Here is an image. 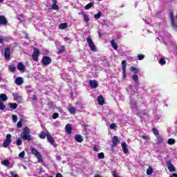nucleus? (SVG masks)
Instances as JSON below:
<instances>
[{
    "mask_svg": "<svg viewBox=\"0 0 177 177\" xmlns=\"http://www.w3.org/2000/svg\"><path fill=\"white\" fill-rule=\"evenodd\" d=\"M52 63V58L48 56H44L41 59V64L45 67L49 66Z\"/></svg>",
    "mask_w": 177,
    "mask_h": 177,
    "instance_id": "obj_1",
    "label": "nucleus"
},
{
    "mask_svg": "<svg viewBox=\"0 0 177 177\" xmlns=\"http://www.w3.org/2000/svg\"><path fill=\"white\" fill-rule=\"evenodd\" d=\"M11 143H12V135L7 134L6 139L3 143V147H8V146H10Z\"/></svg>",
    "mask_w": 177,
    "mask_h": 177,
    "instance_id": "obj_2",
    "label": "nucleus"
},
{
    "mask_svg": "<svg viewBox=\"0 0 177 177\" xmlns=\"http://www.w3.org/2000/svg\"><path fill=\"white\" fill-rule=\"evenodd\" d=\"M31 151L32 154H35V156H36L39 162H42V161H44V160H42V156H41V153H39L38 150H37L35 148H32Z\"/></svg>",
    "mask_w": 177,
    "mask_h": 177,
    "instance_id": "obj_3",
    "label": "nucleus"
},
{
    "mask_svg": "<svg viewBox=\"0 0 177 177\" xmlns=\"http://www.w3.org/2000/svg\"><path fill=\"white\" fill-rule=\"evenodd\" d=\"M169 16L171 21V26L174 30H177V23L175 22V16H174V12H170Z\"/></svg>",
    "mask_w": 177,
    "mask_h": 177,
    "instance_id": "obj_4",
    "label": "nucleus"
},
{
    "mask_svg": "<svg viewBox=\"0 0 177 177\" xmlns=\"http://www.w3.org/2000/svg\"><path fill=\"white\" fill-rule=\"evenodd\" d=\"M122 70L123 73V78H127V61L122 62Z\"/></svg>",
    "mask_w": 177,
    "mask_h": 177,
    "instance_id": "obj_5",
    "label": "nucleus"
},
{
    "mask_svg": "<svg viewBox=\"0 0 177 177\" xmlns=\"http://www.w3.org/2000/svg\"><path fill=\"white\" fill-rule=\"evenodd\" d=\"M38 56H39V50L34 48V52L32 54V59L34 62H38Z\"/></svg>",
    "mask_w": 177,
    "mask_h": 177,
    "instance_id": "obj_6",
    "label": "nucleus"
},
{
    "mask_svg": "<svg viewBox=\"0 0 177 177\" xmlns=\"http://www.w3.org/2000/svg\"><path fill=\"white\" fill-rule=\"evenodd\" d=\"M167 166L169 172H175L176 171V169H175V166L172 165V162L171 161L167 162Z\"/></svg>",
    "mask_w": 177,
    "mask_h": 177,
    "instance_id": "obj_7",
    "label": "nucleus"
},
{
    "mask_svg": "<svg viewBox=\"0 0 177 177\" xmlns=\"http://www.w3.org/2000/svg\"><path fill=\"white\" fill-rule=\"evenodd\" d=\"M47 140L49 143H50L53 147H56V142H55V139L52 138V136L48 135L47 136Z\"/></svg>",
    "mask_w": 177,
    "mask_h": 177,
    "instance_id": "obj_8",
    "label": "nucleus"
},
{
    "mask_svg": "<svg viewBox=\"0 0 177 177\" xmlns=\"http://www.w3.org/2000/svg\"><path fill=\"white\" fill-rule=\"evenodd\" d=\"M4 57L6 60H9L10 57V48H6L4 50Z\"/></svg>",
    "mask_w": 177,
    "mask_h": 177,
    "instance_id": "obj_9",
    "label": "nucleus"
},
{
    "mask_svg": "<svg viewBox=\"0 0 177 177\" xmlns=\"http://www.w3.org/2000/svg\"><path fill=\"white\" fill-rule=\"evenodd\" d=\"M112 142H113V147H115V146H117V145H118L120 143V140H118V137L116 136H114L113 139H112Z\"/></svg>",
    "mask_w": 177,
    "mask_h": 177,
    "instance_id": "obj_10",
    "label": "nucleus"
},
{
    "mask_svg": "<svg viewBox=\"0 0 177 177\" xmlns=\"http://www.w3.org/2000/svg\"><path fill=\"white\" fill-rule=\"evenodd\" d=\"M0 24L3 26H6V24H8V19H6V17L3 15L0 16Z\"/></svg>",
    "mask_w": 177,
    "mask_h": 177,
    "instance_id": "obj_11",
    "label": "nucleus"
},
{
    "mask_svg": "<svg viewBox=\"0 0 177 177\" xmlns=\"http://www.w3.org/2000/svg\"><path fill=\"white\" fill-rule=\"evenodd\" d=\"M89 84H90L91 88H93V89H95V88H97L99 85L96 80H90Z\"/></svg>",
    "mask_w": 177,
    "mask_h": 177,
    "instance_id": "obj_12",
    "label": "nucleus"
},
{
    "mask_svg": "<svg viewBox=\"0 0 177 177\" xmlns=\"http://www.w3.org/2000/svg\"><path fill=\"white\" fill-rule=\"evenodd\" d=\"M15 100L17 101L18 103H20L23 99L21 98V96L17 93H13L12 94Z\"/></svg>",
    "mask_w": 177,
    "mask_h": 177,
    "instance_id": "obj_13",
    "label": "nucleus"
},
{
    "mask_svg": "<svg viewBox=\"0 0 177 177\" xmlns=\"http://www.w3.org/2000/svg\"><path fill=\"white\" fill-rule=\"evenodd\" d=\"M122 149L125 154H128L129 153V150L127 147V143L122 142Z\"/></svg>",
    "mask_w": 177,
    "mask_h": 177,
    "instance_id": "obj_14",
    "label": "nucleus"
},
{
    "mask_svg": "<svg viewBox=\"0 0 177 177\" xmlns=\"http://www.w3.org/2000/svg\"><path fill=\"white\" fill-rule=\"evenodd\" d=\"M48 135H50L49 131H46V132H41L39 134L40 139H45V138H48Z\"/></svg>",
    "mask_w": 177,
    "mask_h": 177,
    "instance_id": "obj_15",
    "label": "nucleus"
},
{
    "mask_svg": "<svg viewBox=\"0 0 177 177\" xmlns=\"http://www.w3.org/2000/svg\"><path fill=\"white\" fill-rule=\"evenodd\" d=\"M57 0H53L52 9L53 10H59V6H57Z\"/></svg>",
    "mask_w": 177,
    "mask_h": 177,
    "instance_id": "obj_16",
    "label": "nucleus"
},
{
    "mask_svg": "<svg viewBox=\"0 0 177 177\" xmlns=\"http://www.w3.org/2000/svg\"><path fill=\"white\" fill-rule=\"evenodd\" d=\"M21 137L23 139V140H28V142H30V140H32L30 134H25V135L21 136Z\"/></svg>",
    "mask_w": 177,
    "mask_h": 177,
    "instance_id": "obj_17",
    "label": "nucleus"
},
{
    "mask_svg": "<svg viewBox=\"0 0 177 177\" xmlns=\"http://www.w3.org/2000/svg\"><path fill=\"white\" fill-rule=\"evenodd\" d=\"M97 102H98V104H100V106H103L104 104V99L103 98V96L102 95L98 96Z\"/></svg>",
    "mask_w": 177,
    "mask_h": 177,
    "instance_id": "obj_18",
    "label": "nucleus"
},
{
    "mask_svg": "<svg viewBox=\"0 0 177 177\" xmlns=\"http://www.w3.org/2000/svg\"><path fill=\"white\" fill-rule=\"evenodd\" d=\"M15 82L17 84V85H21V84L24 82L23 77H17Z\"/></svg>",
    "mask_w": 177,
    "mask_h": 177,
    "instance_id": "obj_19",
    "label": "nucleus"
},
{
    "mask_svg": "<svg viewBox=\"0 0 177 177\" xmlns=\"http://www.w3.org/2000/svg\"><path fill=\"white\" fill-rule=\"evenodd\" d=\"M17 68L18 70H19V71H24V70H26V66H24V64H23V63L19 62L18 64Z\"/></svg>",
    "mask_w": 177,
    "mask_h": 177,
    "instance_id": "obj_20",
    "label": "nucleus"
},
{
    "mask_svg": "<svg viewBox=\"0 0 177 177\" xmlns=\"http://www.w3.org/2000/svg\"><path fill=\"white\" fill-rule=\"evenodd\" d=\"M75 139L76 142H78L79 143H81L83 140L82 136L80 134H77L75 136Z\"/></svg>",
    "mask_w": 177,
    "mask_h": 177,
    "instance_id": "obj_21",
    "label": "nucleus"
},
{
    "mask_svg": "<svg viewBox=\"0 0 177 177\" xmlns=\"http://www.w3.org/2000/svg\"><path fill=\"white\" fill-rule=\"evenodd\" d=\"M65 129L67 132V133H68L70 135V133H71V125H70L69 124H66Z\"/></svg>",
    "mask_w": 177,
    "mask_h": 177,
    "instance_id": "obj_22",
    "label": "nucleus"
},
{
    "mask_svg": "<svg viewBox=\"0 0 177 177\" xmlns=\"http://www.w3.org/2000/svg\"><path fill=\"white\" fill-rule=\"evenodd\" d=\"M30 129H28L27 127L24 129V131L21 134V136L23 135H29Z\"/></svg>",
    "mask_w": 177,
    "mask_h": 177,
    "instance_id": "obj_23",
    "label": "nucleus"
},
{
    "mask_svg": "<svg viewBox=\"0 0 177 177\" xmlns=\"http://www.w3.org/2000/svg\"><path fill=\"white\" fill-rule=\"evenodd\" d=\"M67 27H68V24H67V23H63L59 25V28H60V30H64V28H67Z\"/></svg>",
    "mask_w": 177,
    "mask_h": 177,
    "instance_id": "obj_24",
    "label": "nucleus"
},
{
    "mask_svg": "<svg viewBox=\"0 0 177 177\" xmlns=\"http://www.w3.org/2000/svg\"><path fill=\"white\" fill-rule=\"evenodd\" d=\"M130 105H131L132 110H135V109H136V102H135V101H133L132 100H131Z\"/></svg>",
    "mask_w": 177,
    "mask_h": 177,
    "instance_id": "obj_25",
    "label": "nucleus"
},
{
    "mask_svg": "<svg viewBox=\"0 0 177 177\" xmlns=\"http://www.w3.org/2000/svg\"><path fill=\"white\" fill-rule=\"evenodd\" d=\"M0 99H1L3 102H6V100H8V96H6L5 93H2L0 95Z\"/></svg>",
    "mask_w": 177,
    "mask_h": 177,
    "instance_id": "obj_26",
    "label": "nucleus"
},
{
    "mask_svg": "<svg viewBox=\"0 0 177 177\" xmlns=\"http://www.w3.org/2000/svg\"><path fill=\"white\" fill-rule=\"evenodd\" d=\"M9 106H10V109H12L13 110H16V109H17L18 105L16 103L10 102Z\"/></svg>",
    "mask_w": 177,
    "mask_h": 177,
    "instance_id": "obj_27",
    "label": "nucleus"
},
{
    "mask_svg": "<svg viewBox=\"0 0 177 177\" xmlns=\"http://www.w3.org/2000/svg\"><path fill=\"white\" fill-rule=\"evenodd\" d=\"M88 46L92 52H96L97 49L93 43L91 44H88Z\"/></svg>",
    "mask_w": 177,
    "mask_h": 177,
    "instance_id": "obj_28",
    "label": "nucleus"
},
{
    "mask_svg": "<svg viewBox=\"0 0 177 177\" xmlns=\"http://www.w3.org/2000/svg\"><path fill=\"white\" fill-rule=\"evenodd\" d=\"M82 15H83L84 21H86V23H88V21H89V16L85 14V12H83Z\"/></svg>",
    "mask_w": 177,
    "mask_h": 177,
    "instance_id": "obj_29",
    "label": "nucleus"
},
{
    "mask_svg": "<svg viewBox=\"0 0 177 177\" xmlns=\"http://www.w3.org/2000/svg\"><path fill=\"white\" fill-rule=\"evenodd\" d=\"M2 165H4L5 167H9L10 162L9 160H5L1 162Z\"/></svg>",
    "mask_w": 177,
    "mask_h": 177,
    "instance_id": "obj_30",
    "label": "nucleus"
},
{
    "mask_svg": "<svg viewBox=\"0 0 177 177\" xmlns=\"http://www.w3.org/2000/svg\"><path fill=\"white\" fill-rule=\"evenodd\" d=\"M111 46H112V48H113V49L115 50H117V49H118V46L115 44V42L114 41V40H112L111 41Z\"/></svg>",
    "mask_w": 177,
    "mask_h": 177,
    "instance_id": "obj_31",
    "label": "nucleus"
},
{
    "mask_svg": "<svg viewBox=\"0 0 177 177\" xmlns=\"http://www.w3.org/2000/svg\"><path fill=\"white\" fill-rule=\"evenodd\" d=\"M158 63L161 65V66H165V64H167V61H165V59L164 58H160L158 61Z\"/></svg>",
    "mask_w": 177,
    "mask_h": 177,
    "instance_id": "obj_32",
    "label": "nucleus"
},
{
    "mask_svg": "<svg viewBox=\"0 0 177 177\" xmlns=\"http://www.w3.org/2000/svg\"><path fill=\"white\" fill-rule=\"evenodd\" d=\"M131 71L134 74H138V73L139 72V69L138 68H135L134 66H132L131 68Z\"/></svg>",
    "mask_w": 177,
    "mask_h": 177,
    "instance_id": "obj_33",
    "label": "nucleus"
},
{
    "mask_svg": "<svg viewBox=\"0 0 177 177\" xmlns=\"http://www.w3.org/2000/svg\"><path fill=\"white\" fill-rule=\"evenodd\" d=\"M162 142H164V138H162V137H161V136H158L157 137L158 145H161V143H162Z\"/></svg>",
    "mask_w": 177,
    "mask_h": 177,
    "instance_id": "obj_34",
    "label": "nucleus"
},
{
    "mask_svg": "<svg viewBox=\"0 0 177 177\" xmlns=\"http://www.w3.org/2000/svg\"><path fill=\"white\" fill-rule=\"evenodd\" d=\"M151 174H153V168H151V167L149 166L147 170V174L151 175Z\"/></svg>",
    "mask_w": 177,
    "mask_h": 177,
    "instance_id": "obj_35",
    "label": "nucleus"
},
{
    "mask_svg": "<svg viewBox=\"0 0 177 177\" xmlns=\"http://www.w3.org/2000/svg\"><path fill=\"white\" fill-rule=\"evenodd\" d=\"M64 46H61L59 48V50L57 51V54L58 55H61V53H63L64 52Z\"/></svg>",
    "mask_w": 177,
    "mask_h": 177,
    "instance_id": "obj_36",
    "label": "nucleus"
},
{
    "mask_svg": "<svg viewBox=\"0 0 177 177\" xmlns=\"http://www.w3.org/2000/svg\"><path fill=\"white\" fill-rule=\"evenodd\" d=\"M168 145H175V139L170 138L167 140Z\"/></svg>",
    "mask_w": 177,
    "mask_h": 177,
    "instance_id": "obj_37",
    "label": "nucleus"
},
{
    "mask_svg": "<svg viewBox=\"0 0 177 177\" xmlns=\"http://www.w3.org/2000/svg\"><path fill=\"white\" fill-rule=\"evenodd\" d=\"M10 177H19V174H16L15 171H10Z\"/></svg>",
    "mask_w": 177,
    "mask_h": 177,
    "instance_id": "obj_38",
    "label": "nucleus"
},
{
    "mask_svg": "<svg viewBox=\"0 0 177 177\" xmlns=\"http://www.w3.org/2000/svg\"><path fill=\"white\" fill-rule=\"evenodd\" d=\"M68 110L69 113H71V114H74L75 113V108H74V107L68 108Z\"/></svg>",
    "mask_w": 177,
    "mask_h": 177,
    "instance_id": "obj_39",
    "label": "nucleus"
},
{
    "mask_svg": "<svg viewBox=\"0 0 177 177\" xmlns=\"http://www.w3.org/2000/svg\"><path fill=\"white\" fill-rule=\"evenodd\" d=\"M98 158H100V160H103L104 158V153L101 152L98 153Z\"/></svg>",
    "mask_w": 177,
    "mask_h": 177,
    "instance_id": "obj_40",
    "label": "nucleus"
},
{
    "mask_svg": "<svg viewBox=\"0 0 177 177\" xmlns=\"http://www.w3.org/2000/svg\"><path fill=\"white\" fill-rule=\"evenodd\" d=\"M9 70H10V71H11L12 73H15V71H16V67L14 66H10Z\"/></svg>",
    "mask_w": 177,
    "mask_h": 177,
    "instance_id": "obj_41",
    "label": "nucleus"
},
{
    "mask_svg": "<svg viewBox=\"0 0 177 177\" xmlns=\"http://www.w3.org/2000/svg\"><path fill=\"white\" fill-rule=\"evenodd\" d=\"M86 41L88 44V45L93 44V41L92 40V39L91 37H87Z\"/></svg>",
    "mask_w": 177,
    "mask_h": 177,
    "instance_id": "obj_42",
    "label": "nucleus"
},
{
    "mask_svg": "<svg viewBox=\"0 0 177 177\" xmlns=\"http://www.w3.org/2000/svg\"><path fill=\"white\" fill-rule=\"evenodd\" d=\"M24 156H26V152L24 151L19 154V158H24Z\"/></svg>",
    "mask_w": 177,
    "mask_h": 177,
    "instance_id": "obj_43",
    "label": "nucleus"
},
{
    "mask_svg": "<svg viewBox=\"0 0 177 177\" xmlns=\"http://www.w3.org/2000/svg\"><path fill=\"white\" fill-rule=\"evenodd\" d=\"M92 6H93V3H89L88 4H87V5L85 6V9H86V10L91 9V8H92Z\"/></svg>",
    "mask_w": 177,
    "mask_h": 177,
    "instance_id": "obj_44",
    "label": "nucleus"
},
{
    "mask_svg": "<svg viewBox=\"0 0 177 177\" xmlns=\"http://www.w3.org/2000/svg\"><path fill=\"white\" fill-rule=\"evenodd\" d=\"M17 128H21L23 127V122L21 120L19 121L17 124Z\"/></svg>",
    "mask_w": 177,
    "mask_h": 177,
    "instance_id": "obj_45",
    "label": "nucleus"
},
{
    "mask_svg": "<svg viewBox=\"0 0 177 177\" xmlns=\"http://www.w3.org/2000/svg\"><path fill=\"white\" fill-rule=\"evenodd\" d=\"M133 80L135 81L136 82H138V75L135 74L133 75L132 77Z\"/></svg>",
    "mask_w": 177,
    "mask_h": 177,
    "instance_id": "obj_46",
    "label": "nucleus"
},
{
    "mask_svg": "<svg viewBox=\"0 0 177 177\" xmlns=\"http://www.w3.org/2000/svg\"><path fill=\"white\" fill-rule=\"evenodd\" d=\"M100 16H102V12H100L95 14L94 15V17L97 19H100Z\"/></svg>",
    "mask_w": 177,
    "mask_h": 177,
    "instance_id": "obj_47",
    "label": "nucleus"
},
{
    "mask_svg": "<svg viewBox=\"0 0 177 177\" xmlns=\"http://www.w3.org/2000/svg\"><path fill=\"white\" fill-rule=\"evenodd\" d=\"M152 131L156 136H158V130H157V129H153Z\"/></svg>",
    "mask_w": 177,
    "mask_h": 177,
    "instance_id": "obj_48",
    "label": "nucleus"
},
{
    "mask_svg": "<svg viewBox=\"0 0 177 177\" xmlns=\"http://www.w3.org/2000/svg\"><path fill=\"white\" fill-rule=\"evenodd\" d=\"M138 60H143L145 59V55L140 54L138 55Z\"/></svg>",
    "mask_w": 177,
    "mask_h": 177,
    "instance_id": "obj_49",
    "label": "nucleus"
},
{
    "mask_svg": "<svg viewBox=\"0 0 177 177\" xmlns=\"http://www.w3.org/2000/svg\"><path fill=\"white\" fill-rule=\"evenodd\" d=\"M0 110H5V104H3V102L0 101Z\"/></svg>",
    "mask_w": 177,
    "mask_h": 177,
    "instance_id": "obj_50",
    "label": "nucleus"
},
{
    "mask_svg": "<svg viewBox=\"0 0 177 177\" xmlns=\"http://www.w3.org/2000/svg\"><path fill=\"white\" fill-rule=\"evenodd\" d=\"M59 117V113H55L53 115V120H56V118H57Z\"/></svg>",
    "mask_w": 177,
    "mask_h": 177,
    "instance_id": "obj_51",
    "label": "nucleus"
},
{
    "mask_svg": "<svg viewBox=\"0 0 177 177\" xmlns=\"http://www.w3.org/2000/svg\"><path fill=\"white\" fill-rule=\"evenodd\" d=\"M117 127V125H115V124H111L110 126H109V128L111 129H115V127Z\"/></svg>",
    "mask_w": 177,
    "mask_h": 177,
    "instance_id": "obj_52",
    "label": "nucleus"
},
{
    "mask_svg": "<svg viewBox=\"0 0 177 177\" xmlns=\"http://www.w3.org/2000/svg\"><path fill=\"white\" fill-rule=\"evenodd\" d=\"M12 121H14V122H17V116L14 115H12Z\"/></svg>",
    "mask_w": 177,
    "mask_h": 177,
    "instance_id": "obj_53",
    "label": "nucleus"
},
{
    "mask_svg": "<svg viewBox=\"0 0 177 177\" xmlns=\"http://www.w3.org/2000/svg\"><path fill=\"white\" fill-rule=\"evenodd\" d=\"M142 139H145V140H149V136L143 135L141 136Z\"/></svg>",
    "mask_w": 177,
    "mask_h": 177,
    "instance_id": "obj_54",
    "label": "nucleus"
},
{
    "mask_svg": "<svg viewBox=\"0 0 177 177\" xmlns=\"http://www.w3.org/2000/svg\"><path fill=\"white\" fill-rule=\"evenodd\" d=\"M17 146H21V140L18 139L17 140Z\"/></svg>",
    "mask_w": 177,
    "mask_h": 177,
    "instance_id": "obj_55",
    "label": "nucleus"
},
{
    "mask_svg": "<svg viewBox=\"0 0 177 177\" xmlns=\"http://www.w3.org/2000/svg\"><path fill=\"white\" fill-rule=\"evenodd\" d=\"M93 150H94V151H99V149H97V146L93 147Z\"/></svg>",
    "mask_w": 177,
    "mask_h": 177,
    "instance_id": "obj_56",
    "label": "nucleus"
},
{
    "mask_svg": "<svg viewBox=\"0 0 177 177\" xmlns=\"http://www.w3.org/2000/svg\"><path fill=\"white\" fill-rule=\"evenodd\" d=\"M113 177H118V175L117 174V171H113Z\"/></svg>",
    "mask_w": 177,
    "mask_h": 177,
    "instance_id": "obj_57",
    "label": "nucleus"
},
{
    "mask_svg": "<svg viewBox=\"0 0 177 177\" xmlns=\"http://www.w3.org/2000/svg\"><path fill=\"white\" fill-rule=\"evenodd\" d=\"M17 19L20 21H23V19H21V15H19L17 17Z\"/></svg>",
    "mask_w": 177,
    "mask_h": 177,
    "instance_id": "obj_58",
    "label": "nucleus"
},
{
    "mask_svg": "<svg viewBox=\"0 0 177 177\" xmlns=\"http://www.w3.org/2000/svg\"><path fill=\"white\" fill-rule=\"evenodd\" d=\"M56 177H63V176L62 175V174L58 173V174H57Z\"/></svg>",
    "mask_w": 177,
    "mask_h": 177,
    "instance_id": "obj_59",
    "label": "nucleus"
},
{
    "mask_svg": "<svg viewBox=\"0 0 177 177\" xmlns=\"http://www.w3.org/2000/svg\"><path fill=\"white\" fill-rule=\"evenodd\" d=\"M3 39L2 37H0V44H3Z\"/></svg>",
    "mask_w": 177,
    "mask_h": 177,
    "instance_id": "obj_60",
    "label": "nucleus"
},
{
    "mask_svg": "<svg viewBox=\"0 0 177 177\" xmlns=\"http://www.w3.org/2000/svg\"><path fill=\"white\" fill-rule=\"evenodd\" d=\"M68 39H69L68 37H65V38H64L65 42H67V41H68Z\"/></svg>",
    "mask_w": 177,
    "mask_h": 177,
    "instance_id": "obj_61",
    "label": "nucleus"
},
{
    "mask_svg": "<svg viewBox=\"0 0 177 177\" xmlns=\"http://www.w3.org/2000/svg\"><path fill=\"white\" fill-rule=\"evenodd\" d=\"M171 176L172 177H177V174H173Z\"/></svg>",
    "mask_w": 177,
    "mask_h": 177,
    "instance_id": "obj_62",
    "label": "nucleus"
},
{
    "mask_svg": "<svg viewBox=\"0 0 177 177\" xmlns=\"http://www.w3.org/2000/svg\"><path fill=\"white\" fill-rule=\"evenodd\" d=\"M99 37H102V33H100V30L98 31Z\"/></svg>",
    "mask_w": 177,
    "mask_h": 177,
    "instance_id": "obj_63",
    "label": "nucleus"
},
{
    "mask_svg": "<svg viewBox=\"0 0 177 177\" xmlns=\"http://www.w3.org/2000/svg\"><path fill=\"white\" fill-rule=\"evenodd\" d=\"M94 177H100V175L97 174V175H95Z\"/></svg>",
    "mask_w": 177,
    "mask_h": 177,
    "instance_id": "obj_64",
    "label": "nucleus"
}]
</instances>
